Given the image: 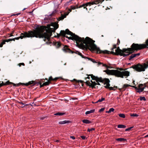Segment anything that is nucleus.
Wrapping results in <instances>:
<instances>
[{
	"instance_id": "1",
	"label": "nucleus",
	"mask_w": 148,
	"mask_h": 148,
	"mask_svg": "<svg viewBox=\"0 0 148 148\" xmlns=\"http://www.w3.org/2000/svg\"><path fill=\"white\" fill-rule=\"evenodd\" d=\"M59 27L58 24L56 22L52 23L51 25H48L47 27L42 26L37 27L35 29L28 31L22 33L21 35L19 37L12 39H9L6 40V42H8L12 40L15 41V39L18 40L20 38L23 39L25 38H44V41L46 39L49 40L52 35L53 32H54L55 30Z\"/></svg>"
},
{
	"instance_id": "2",
	"label": "nucleus",
	"mask_w": 148,
	"mask_h": 148,
	"mask_svg": "<svg viewBox=\"0 0 148 148\" xmlns=\"http://www.w3.org/2000/svg\"><path fill=\"white\" fill-rule=\"evenodd\" d=\"M95 41L91 39L89 45L88 49L92 51H96L97 53L107 54H112L115 55H120L124 57L128 56L134 52V51H138L144 49L146 45L141 44H139L133 43L131 45V47L123 48L122 50L120 49L119 47L116 48L115 52L114 51H110L108 50L102 51L97 47L94 42Z\"/></svg>"
},
{
	"instance_id": "3",
	"label": "nucleus",
	"mask_w": 148,
	"mask_h": 148,
	"mask_svg": "<svg viewBox=\"0 0 148 148\" xmlns=\"http://www.w3.org/2000/svg\"><path fill=\"white\" fill-rule=\"evenodd\" d=\"M61 36L66 37L69 40H72L75 41V42L77 45H83L85 44L86 47L88 49L91 38L86 37L85 38H84L79 37L78 36L70 31L68 29H66L65 31L61 30L60 33Z\"/></svg>"
},
{
	"instance_id": "4",
	"label": "nucleus",
	"mask_w": 148,
	"mask_h": 148,
	"mask_svg": "<svg viewBox=\"0 0 148 148\" xmlns=\"http://www.w3.org/2000/svg\"><path fill=\"white\" fill-rule=\"evenodd\" d=\"M103 72H106L108 75H115L117 77H120L123 78L124 76L127 78L130 76V72L127 71H121L117 70H110L107 69L103 71Z\"/></svg>"
},
{
	"instance_id": "5",
	"label": "nucleus",
	"mask_w": 148,
	"mask_h": 148,
	"mask_svg": "<svg viewBox=\"0 0 148 148\" xmlns=\"http://www.w3.org/2000/svg\"><path fill=\"white\" fill-rule=\"evenodd\" d=\"M148 68V61L146 63L140 64V63L134 65L130 67L138 72L145 71V69Z\"/></svg>"
},
{
	"instance_id": "6",
	"label": "nucleus",
	"mask_w": 148,
	"mask_h": 148,
	"mask_svg": "<svg viewBox=\"0 0 148 148\" xmlns=\"http://www.w3.org/2000/svg\"><path fill=\"white\" fill-rule=\"evenodd\" d=\"M63 51L66 53H75L76 54H78V55L81 56L82 58L84 59L87 58H88L84 56V55H82L81 53L78 51H76L75 52L73 51L69 48L68 46L67 45H65L62 49Z\"/></svg>"
},
{
	"instance_id": "7",
	"label": "nucleus",
	"mask_w": 148,
	"mask_h": 148,
	"mask_svg": "<svg viewBox=\"0 0 148 148\" xmlns=\"http://www.w3.org/2000/svg\"><path fill=\"white\" fill-rule=\"evenodd\" d=\"M110 81L109 79L106 78H104V82L103 83H104V85L106 84V85L104 87L107 89H109L110 90H114L115 89H114L113 87H110Z\"/></svg>"
},
{
	"instance_id": "8",
	"label": "nucleus",
	"mask_w": 148,
	"mask_h": 148,
	"mask_svg": "<svg viewBox=\"0 0 148 148\" xmlns=\"http://www.w3.org/2000/svg\"><path fill=\"white\" fill-rule=\"evenodd\" d=\"M38 82L37 81H29L28 82L26 83H20L19 84H15V85H14V86H18L21 85H24L26 86H28L29 85H32V86H33L36 84H38ZM13 85L14 86V85L13 84Z\"/></svg>"
},
{
	"instance_id": "9",
	"label": "nucleus",
	"mask_w": 148,
	"mask_h": 148,
	"mask_svg": "<svg viewBox=\"0 0 148 148\" xmlns=\"http://www.w3.org/2000/svg\"><path fill=\"white\" fill-rule=\"evenodd\" d=\"M89 76H90L92 79L95 80L97 82H100L103 83L104 81V78L103 79L102 77H97L93 75L92 74L90 75Z\"/></svg>"
},
{
	"instance_id": "10",
	"label": "nucleus",
	"mask_w": 148,
	"mask_h": 148,
	"mask_svg": "<svg viewBox=\"0 0 148 148\" xmlns=\"http://www.w3.org/2000/svg\"><path fill=\"white\" fill-rule=\"evenodd\" d=\"M94 4V3H92V2H90L86 3H85L83 4L82 5H81L79 7L77 6V8H80L83 7L84 9H86L87 11L88 10L87 8H86V6H90L91 5Z\"/></svg>"
},
{
	"instance_id": "11",
	"label": "nucleus",
	"mask_w": 148,
	"mask_h": 148,
	"mask_svg": "<svg viewBox=\"0 0 148 148\" xmlns=\"http://www.w3.org/2000/svg\"><path fill=\"white\" fill-rule=\"evenodd\" d=\"M73 81L79 83V82L81 83H85L86 85H87L88 86H89L90 87H91L92 88V86H93V84L92 83L91 84L89 81H86V82H84L82 80H77L76 79H73Z\"/></svg>"
},
{
	"instance_id": "12",
	"label": "nucleus",
	"mask_w": 148,
	"mask_h": 148,
	"mask_svg": "<svg viewBox=\"0 0 148 148\" xmlns=\"http://www.w3.org/2000/svg\"><path fill=\"white\" fill-rule=\"evenodd\" d=\"M13 84L14 86L15 85L12 82H10L9 81H7L6 83H3V82H0V88L3 86Z\"/></svg>"
},
{
	"instance_id": "13",
	"label": "nucleus",
	"mask_w": 148,
	"mask_h": 148,
	"mask_svg": "<svg viewBox=\"0 0 148 148\" xmlns=\"http://www.w3.org/2000/svg\"><path fill=\"white\" fill-rule=\"evenodd\" d=\"M51 83V82L50 81H48L47 82H44L42 84V82L40 81L38 82V84L40 85V87L41 88L44 86H48Z\"/></svg>"
},
{
	"instance_id": "14",
	"label": "nucleus",
	"mask_w": 148,
	"mask_h": 148,
	"mask_svg": "<svg viewBox=\"0 0 148 148\" xmlns=\"http://www.w3.org/2000/svg\"><path fill=\"white\" fill-rule=\"evenodd\" d=\"M68 14H64V15H63L62 14H61V16L60 17H59L57 20L58 21H60V20H63L64 18L66 17V16L68 15Z\"/></svg>"
},
{
	"instance_id": "15",
	"label": "nucleus",
	"mask_w": 148,
	"mask_h": 148,
	"mask_svg": "<svg viewBox=\"0 0 148 148\" xmlns=\"http://www.w3.org/2000/svg\"><path fill=\"white\" fill-rule=\"evenodd\" d=\"M61 78V77H56L53 79L51 76L50 77L49 79V81H56L59 78Z\"/></svg>"
},
{
	"instance_id": "16",
	"label": "nucleus",
	"mask_w": 148,
	"mask_h": 148,
	"mask_svg": "<svg viewBox=\"0 0 148 148\" xmlns=\"http://www.w3.org/2000/svg\"><path fill=\"white\" fill-rule=\"evenodd\" d=\"M91 82L93 84V86H92V88H95V86L96 85H100V83L98 82L97 83H96L95 82H92V80L91 81Z\"/></svg>"
},
{
	"instance_id": "17",
	"label": "nucleus",
	"mask_w": 148,
	"mask_h": 148,
	"mask_svg": "<svg viewBox=\"0 0 148 148\" xmlns=\"http://www.w3.org/2000/svg\"><path fill=\"white\" fill-rule=\"evenodd\" d=\"M70 122V121H69L65 120L63 121H60L59 122V123L60 124H63L66 123H69Z\"/></svg>"
},
{
	"instance_id": "18",
	"label": "nucleus",
	"mask_w": 148,
	"mask_h": 148,
	"mask_svg": "<svg viewBox=\"0 0 148 148\" xmlns=\"http://www.w3.org/2000/svg\"><path fill=\"white\" fill-rule=\"evenodd\" d=\"M83 123L86 124L90 123H92L91 121L87 119H84L82 120Z\"/></svg>"
},
{
	"instance_id": "19",
	"label": "nucleus",
	"mask_w": 148,
	"mask_h": 148,
	"mask_svg": "<svg viewBox=\"0 0 148 148\" xmlns=\"http://www.w3.org/2000/svg\"><path fill=\"white\" fill-rule=\"evenodd\" d=\"M102 0H97L95 1H94L92 2V3L95 4H97L99 3H101L103 1H102Z\"/></svg>"
},
{
	"instance_id": "20",
	"label": "nucleus",
	"mask_w": 148,
	"mask_h": 148,
	"mask_svg": "<svg viewBox=\"0 0 148 148\" xmlns=\"http://www.w3.org/2000/svg\"><path fill=\"white\" fill-rule=\"evenodd\" d=\"M54 45L56 46L57 48H59L61 45V44L60 42H56L55 43Z\"/></svg>"
},
{
	"instance_id": "21",
	"label": "nucleus",
	"mask_w": 148,
	"mask_h": 148,
	"mask_svg": "<svg viewBox=\"0 0 148 148\" xmlns=\"http://www.w3.org/2000/svg\"><path fill=\"white\" fill-rule=\"evenodd\" d=\"M116 140L118 141L122 142L126 141L127 140L126 139L122 138H119L116 139Z\"/></svg>"
},
{
	"instance_id": "22",
	"label": "nucleus",
	"mask_w": 148,
	"mask_h": 148,
	"mask_svg": "<svg viewBox=\"0 0 148 148\" xmlns=\"http://www.w3.org/2000/svg\"><path fill=\"white\" fill-rule=\"evenodd\" d=\"M65 114V113L64 112H58L54 114V115L57 116H62Z\"/></svg>"
},
{
	"instance_id": "23",
	"label": "nucleus",
	"mask_w": 148,
	"mask_h": 148,
	"mask_svg": "<svg viewBox=\"0 0 148 148\" xmlns=\"http://www.w3.org/2000/svg\"><path fill=\"white\" fill-rule=\"evenodd\" d=\"M18 105L21 107L23 108L24 107V104L22 102H18Z\"/></svg>"
},
{
	"instance_id": "24",
	"label": "nucleus",
	"mask_w": 148,
	"mask_h": 148,
	"mask_svg": "<svg viewBox=\"0 0 148 148\" xmlns=\"http://www.w3.org/2000/svg\"><path fill=\"white\" fill-rule=\"evenodd\" d=\"M144 88L145 87L138 88V90L137 91V92L139 93H140L144 90Z\"/></svg>"
},
{
	"instance_id": "25",
	"label": "nucleus",
	"mask_w": 148,
	"mask_h": 148,
	"mask_svg": "<svg viewBox=\"0 0 148 148\" xmlns=\"http://www.w3.org/2000/svg\"><path fill=\"white\" fill-rule=\"evenodd\" d=\"M95 111V110H92L89 111H87L86 112L85 114H89L91 113H93Z\"/></svg>"
},
{
	"instance_id": "26",
	"label": "nucleus",
	"mask_w": 148,
	"mask_h": 148,
	"mask_svg": "<svg viewBox=\"0 0 148 148\" xmlns=\"http://www.w3.org/2000/svg\"><path fill=\"white\" fill-rule=\"evenodd\" d=\"M118 127L119 128H125L126 126L123 125H118Z\"/></svg>"
},
{
	"instance_id": "27",
	"label": "nucleus",
	"mask_w": 148,
	"mask_h": 148,
	"mask_svg": "<svg viewBox=\"0 0 148 148\" xmlns=\"http://www.w3.org/2000/svg\"><path fill=\"white\" fill-rule=\"evenodd\" d=\"M145 43L146 44H142V45H146V46H145L144 48H146L148 49V47H147V46H148V39L146 41Z\"/></svg>"
},
{
	"instance_id": "28",
	"label": "nucleus",
	"mask_w": 148,
	"mask_h": 148,
	"mask_svg": "<svg viewBox=\"0 0 148 148\" xmlns=\"http://www.w3.org/2000/svg\"><path fill=\"white\" fill-rule=\"evenodd\" d=\"M114 110V109L113 108H110L108 111H107L106 112L109 113L112 112H113Z\"/></svg>"
},
{
	"instance_id": "29",
	"label": "nucleus",
	"mask_w": 148,
	"mask_h": 148,
	"mask_svg": "<svg viewBox=\"0 0 148 148\" xmlns=\"http://www.w3.org/2000/svg\"><path fill=\"white\" fill-rule=\"evenodd\" d=\"M87 59H88L89 60H90L94 63H97V62L95 61L94 59L88 58Z\"/></svg>"
},
{
	"instance_id": "30",
	"label": "nucleus",
	"mask_w": 148,
	"mask_h": 148,
	"mask_svg": "<svg viewBox=\"0 0 148 148\" xmlns=\"http://www.w3.org/2000/svg\"><path fill=\"white\" fill-rule=\"evenodd\" d=\"M119 117L123 118H125V114H119Z\"/></svg>"
},
{
	"instance_id": "31",
	"label": "nucleus",
	"mask_w": 148,
	"mask_h": 148,
	"mask_svg": "<svg viewBox=\"0 0 148 148\" xmlns=\"http://www.w3.org/2000/svg\"><path fill=\"white\" fill-rule=\"evenodd\" d=\"M77 6L78 7V5H77L76 6H74L73 5H72L70 6V8H71L72 10H74L76 8H77Z\"/></svg>"
},
{
	"instance_id": "32",
	"label": "nucleus",
	"mask_w": 148,
	"mask_h": 148,
	"mask_svg": "<svg viewBox=\"0 0 148 148\" xmlns=\"http://www.w3.org/2000/svg\"><path fill=\"white\" fill-rule=\"evenodd\" d=\"M140 101L144 100V101H145L146 100V99L145 97L140 96Z\"/></svg>"
},
{
	"instance_id": "33",
	"label": "nucleus",
	"mask_w": 148,
	"mask_h": 148,
	"mask_svg": "<svg viewBox=\"0 0 148 148\" xmlns=\"http://www.w3.org/2000/svg\"><path fill=\"white\" fill-rule=\"evenodd\" d=\"M131 86V85L129 84H125L123 86V87L122 88H126L127 87Z\"/></svg>"
},
{
	"instance_id": "34",
	"label": "nucleus",
	"mask_w": 148,
	"mask_h": 148,
	"mask_svg": "<svg viewBox=\"0 0 148 148\" xmlns=\"http://www.w3.org/2000/svg\"><path fill=\"white\" fill-rule=\"evenodd\" d=\"M135 57L134 54H132L129 57V60H130L132 58Z\"/></svg>"
},
{
	"instance_id": "35",
	"label": "nucleus",
	"mask_w": 148,
	"mask_h": 148,
	"mask_svg": "<svg viewBox=\"0 0 148 148\" xmlns=\"http://www.w3.org/2000/svg\"><path fill=\"white\" fill-rule=\"evenodd\" d=\"M130 116H131L137 117V116H138V115L137 114L133 113V114H131Z\"/></svg>"
},
{
	"instance_id": "36",
	"label": "nucleus",
	"mask_w": 148,
	"mask_h": 148,
	"mask_svg": "<svg viewBox=\"0 0 148 148\" xmlns=\"http://www.w3.org/2000/svg\"><path fill=\"white\" fill-rule=\"evenodd\" d=\"M95 130V128H92L90 129H89V128L88 129L87 131L89 132H91L92 131L94 130Z\"/></svg>"
},
{
	"instance_id": "37",
	"label": "nucleus",
	"mask_w": 148,
	"mask_h": 148,
	"mask_svg": "<svg viewBox=\"0 0 148 148\" xmlns=\"http://www.w3.org/2000/svg\"><path fill=\"white\" fill-rule=\"evenodd\" d=\"M133 127H130L129 128L126 129L125 130V131H130L132 128H133Z\"/></svg>"
},
{
	"instance_id": "38",
	"label": "nucleus",
	"mask_w": 148,
	"mask_h": 148,
	"mask_svg": "<svg viewBox=\"0 0 148 148\" xmlns=\"http://www.w3.org/2000/svg\"><path fill=\"white\" fill-rule=\"evenodd\" d=\"M105 110V108H102L100 109L99 110V112H103L104 110Z\"/></svg>"
},
{
	"instance_id": "39",
	"label": "nucleus",
	"mask_w": 148,
	"mask_h": 148,
	"mask_svg": "<svg viewBox=\"0 0 148 148\" xmlns=\"http://www.w3.org/2000/svg\"><path fill=\"white\" fill-rule=\"evenodd\" d=\"M5 42H6V41L5 40H3L1 42V43L2 44V45H3L4 44H5Z\"/></svg>"
},
{
	"instance_id": "40",
	"label": "nucleus",
	"mask_w": 148,
	"mask_h": 148,
	"mask_svg": "<svg viewBox=\"0 0 148 148\" xmlns=\"http://www.w3.org/2000/svg\"><path fill=\"white\" fill-rule=\"evenodd\" d=\"M46 117H47L46 116H43V117H41L40 118V119L41 120H44Z\"/></svg>"
},
{
	"instance_id": "41",
	"label": "nucleus",
	"mask_w": 148,
	"mask_h": 148,
	"mask_svg": "<svg viewBox=\"0 0 148 148\" xmlns=\"http://www.w3.org/2000/svg\"><path fill=\"white\" fill-rule=\"evenodd\" d=\"M21 65H22L23 66H24L25 65V64L23 63H20L19 64V66H21Z\"/></svg>"
},
{
	"instance_id": "42",
	"label": "nucleus",
	"mask_w": 148,
	"mask_h": 148,
	"mask_svg": "<svg viewBox=\"0 0 148 148\" xmlns=\"http://www.w3.org/2000/svg\"><path fill=\"white\" fill-rule=\"evenodd\" d=\"M120 40L119 39H118L117 40V45H119L120 44Z\"/></svg>"
},
{
	"instance_id": "43",
	"label": "nucleus",
	"mask_w": 148,
	"mask_h": 148,
	"mask_svg": "<svg viewBox=\"0 0 148 148\" xmlns=\"http://www.w3.org/2000/svg\"><path fill=\"white\" fill-rule=\"evenodd\" d=\"M134 54L135 57H136L137 56H139L140 55V53H136V54Z\"/></svg>"
},
{
	"instance_id": "44",
	"label": "nucleus",
	"mask_w": 148,
	"mask_h": 148,
	"mask_svg": "<svg viewBox=\"0 0 148 148\" xmlns=\"http://www.w3.org/2000/svg\"><path fill=\"white\" fill-rule=\"evenodd\" d=\"M143 86V84H140L138 85L139 88H141Z\"/></svg>"
},
{
	"instance_id": "45",
	"label": "nucleus",
	"mask_w": 148,
	"mask_h": 148,
	"mask_svg": "<svg viewBox=\"0 0 148 148\" xmlns=\"http://www.w3.org/2000/svg\"><path fill=\"white\" fill-rule=\"evenodd\" d=\"M113 48L116 49L117 48L116 45V44H114L113 45Z\"/></svg>"
},
{
	"instance_id": "46",
	"label": "nucleus",
	"mask_w": 148,
	"mask_h": 148,
	"mask_svg": "<svg viewBox=\"0 0 148 148\" xmlns=\"http://www.w3.org/2000/svg\"><path fill=\"white\" fill-rule=\"evenodd\" d=\"M81 137L83 140H85L86 138V137L84 136H81Z\"/></svg>"
},
{
	"instance_id": "47",
	"label": "nucleus",
	"mask_w": 148,
	"mask_h": 148,
	"mask_svg": "<svg viewBox=\"0 0 148 148\" xmlns=\"http://www.w3.org/2000/svg\"><path fill=\"white\" fill-rule=\"evenodd\" d=\"M102 101L101 99H99L97 101L96 103H97L98 102H101Z\"/></svg>"
},
{
	"instance_id": "48",
	"label": "nucleus",
	"mask_w": 148,
	"mask_h": 148,
	"mask_svg": "<svg viewBox=\"0 0 148 148\" xmlns=\"http://www.w3.org/2000/svg\"><path fill=\"white\" fill-rule=\"evenodd\" d=\"M103 64V63H102L101 62H98V64H97L98 66H99L101 64Z\"/></svg>"
},
{
	"instance_id": "49",
	"label": "nucleus",
	"mask_w": 148,
	"mask_h": 148,
	"mask_svg": "<svg viewBox=\"0 0 148 148\" xmlns=\"http://www.w3.org/2000/svg\"><path fill=\"white\" fill-rule=\"evenodd\" d=\"M70 138L73 140H74L75 139V138L74 136H70Z\"/></svg>"
},
{
	"instance_id": "50",
	"label": "nucleus",
	"mask_w": 148,
	"mask_h": 148,
	"mask_svg": "<svg viewBox=\"0 0 148 148\" xmlns=\"http://www.w3.org/2000/svg\"><path fill=\"white\" fill-rule=\"evenodd\" d=\"M102 66H103L105 67L106 68H107V65L106 64H103H103H102Z\"/></svg>"
},
{
	"instance_id": "51",
	"label": "nucleus",
	"mask_w": 148,
	"mask_h": 148,
	"mask_svg": "<svg viewBox=\"0 0 148 148\" xmlns=\"http://www.w3.org/2000/svg\"><path fill=\"white\" fill-rule=\"evenodd\" d=\"M54 13L53 12L52 14H50L49 15V16H50L51 17V16H53V14H54Z\"/></svg>"
},
{
	"instance_id": "52",
	"label": "nucleus",
	"mask_w": 148,
	"mask_h": 148,
	"mask_svg": "<svg viewBox=\"0 0 148 148\" xmlns=\"http://www.w3.org/2000/svg\"><path fill=\"white\" fill-rule=\"evenodd\" d=\"M119 69L121 71H123V70H125H125H127V69H125V70H124V69H122V68H120V69Z\"/></svg>"
},
{
	"instance_id": "53",
	"label": "nucleus",
	"mask_w": 148,
	"mask_h": 148,
	"mask_svg": "<svg viewBox=\"0 0 148 148\" xmlns=\"http://www.w3.org/2000/svg\"><path fill=\"white\" fill-rule=\"evenodd\" d=\"M61 36V35H60V33L59 34H57V37H60V36Z\"/></svg>"
},
{
	"instance_id": "54",
	"label": "nucleus",
	"mask_w": 148,
	"mask_h": 148,
	"mask_svg": "<svg viewBox=\"0 0 148 148\" xmlns=\"http://www.w3.org/2000/svg\"><path fill=\"white\" fill-rule=\"evenodd\" d=\"M107 68L108 69V68H110V69H111V68H112L111 67V66H107Z\"/></svg>"
},
{
	"instance_id": "55",
	"label": "nucleus",
	"mask_w": 148,
	"mask_h": 148,
	"mask_svg": "<svg viewBox=\"0 0 148 148\" xmlns=\"http://www.w3.org/2000/svg\"><path fill=\"white\" fill-rule=\"evenodd\" d=\"M9 34V35H10V36H9V37L14 36V35L12 34V33H11L10 34Z\"/></svg>"
},
{
	"instance_id": "56",
	"label": "nucleus",
	"mask_w": 148,
	"mask_h": 148,
	"mask_svg": "<svg viewBox=\"0 0 148 148\" xmlns=\"http://www.w3.org/2000/svg\"><path fill=\"white\" fill-rule=\"evenodd\" d=\"M3 45L1 43H0V47H3Z\"/></svg>"
},
{
	"instance_id": "57",
	"label": "nucleus",
	"mask_w": 148,
	"mask_h": 148,
	"mask_svg": "<svg viewBox=\"0 0 148 148\" xmlns=\"http://www.w3.org/2000/svg\"><path fill=\"white\" fill-rule=\"evenodd\" d=\"M72 9L71 8L70 9H69L68 10L69 11V12H71Z\"/></svg>"
},
{
	"instance_id": "58",
	"label": "nucleus",
	"mask_w": 148,
	"mask_h": 148,
	"mask_svg": "<svg viewBox=\"0 0 148 148\" xmlns=\"http://www.w3.org/2000/svg\"><path fill=\"white\" fill-rule=\"evenodd\" d=\"M135 88L136 90H138V88L137 87H136V86L135 87Z\"/></svg>"
},
{
	"instance_id": "59",
	"label": "nucleus",
	"mask_w": 148,
	"mask_h": 148,
	"mask_svg": "<svg viewBox=\"0 0 148 148\" xmlns=\"http://www.w3.org/2000/svg\"><path fill=\"white\" fill-rule=\"evenodd\" d=\"M101 99L102 101H104L105 100V99L104 98L102 97Z\"/></svg>"
},
{
	"instance_id": "60",
	"label": "nucleus",
	"mask_w": 148,
	"mask_h": 148,
	"mask_svg": "<svg viewBox=\"0 0 148 148\" xmlns=\"http://www.w3.org/2000/svg\"><path fill=\"white\" fill-rule=\"evenodd\" d=\"M131 86V87H133V88H135V87H136V86H131H131Z\"/></svg>"
},
{
	"instance_id": "61",
	"label": "nucleus",
	"mask_w": 148,
	"mask_h": 148,
	"mask_svg": "<svg viewBox=\"0 0 148 148\" xmlns=\"http://www.w3.org/2000/svg\"><path fill=\"white\" fill-rule=\"evenodd\" d=\"M114 49L112 48L111 49V50L112 51H113Z\"/></svg>"
},
{
	"instance_id": "62",
	"label": "nucleus",
	"mask_w": 148,
	"mask_h": 148,
	"mask_svg": "<svg viewBox=\"0 0 148 148\" xmlns=\"http://www.w3.org/2000/svg\"><path fill=\"white\" fill-rule=\"evenodd\" d=\"M90 78V77H88L86 78H85V79H89Z\"/></svg>"
},
{
	"instance_id": "63",
	"label": "nucleus",
	"mask_w": 148,
	"mask_h": 148,
	"mask_svg": "<svg viewBox=\"0 0 148 148\" xmlns=\"http://www.w3.org/2000/svg\"><path fill=\"white\" fill-rule=\"evenodd\" d=\"M148 137V135H146L145 136V138H147V137Z\"/></svg>"
},
{
	"instance_id": "64",
	"label": "nucleus",
	"mask_w": 148,
	"mask_h": 148,
	"mask_svg": "<svg viewBox=\"0 0 148 148\" xmlns=\"http://www.w3.org/2000/svg\"><path fill=\"white\" fill-rule=\"evenodd\" d=\"M45 79V80H47V81H49V79H48L47 78H46Z\"/></svg>"
}]
</instances>
